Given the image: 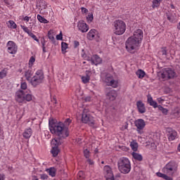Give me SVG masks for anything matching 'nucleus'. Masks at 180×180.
I'll return each instance as SVG.
<instances>
[{
  "label": "nucleus",
  "instance_id": "57",
  "mask_svg": "<svg viewBox=\"0 0 180 180\" xmlns=\"http://www.w3.org/2000/svg\"><path fill=\"white\" fill-rule=\"evenodd\" d=\"M24 20H26V22H29V20H30V17L25 16V17L24 18Z\"/></svg>",
  "mask_w": 180,
  "mask_h": 180
},
{
  "label": "nucleus",
  "instance_id": "64",
  "mask_svg": "<svg viewBox=\"0 0 180 180\" xmlns=\"http://www.w3.org/2000/svg\"><path fill=\"white\" fill-rule=\"evenodd\" d=\"M177 150L180 152V143H179V146L177 148Z\"/></svg>",
  "mask_w": 180,
  "mask_h": 180
},
{
  "label": "nucleus",
  "instance_id": "1",
  "mask_svg": "<svg viewBox=\"0 0 180 180\" xmlns=\"http://www.w3.org/2000/svg\"><path fill=\"white\" fill-rule=\"evenodd\" d=\"M49 130L52 134H56V137L51 141L52 149L51 153L53 157H57L60 153L59 146H61L63 140L70 136L68 128L63 122L57 123L54 120H49Z\"/></svg>",
  "mask_w": 180,
  "mask_h": 180
},
{
  "label": "nucleus",
  "instance_id": "13",
  "mask_svg": "<svg viewBox=\"0 0 180 180\" xmlns=\"http://www.w3.org/2000/svg\"><path fill=\"white\" fill-rule=\"evenodd\" d=\"M105 82L108 86H112V88H117L118 82L113 79L112 76H107L105 78Z\"/></svg>",
  "mask_w": 180,
  "mask_h": 180
},
{
  "label": "nucleus",
  "instance_id": "38",
  "mask_svg": "<svg viewBox=\"0 0 180 180\" xmlns=\"http://www.w3.org/2000/svg\"><path fill=\"white\" fill-rule=\"evenodd\" d=\"M40 179H42V180L49 179V175L46 174H40Z\"/></svg>",
  "mask_w": 180,
  "mask_h": 180
},
{
  "label": "nucleus",
  "instance_id": "60",
  "mask_svg": "<svg viewBox=\"0 0 180 180\" xmlns=\"http://www.w3.org/2000/svg\"><path fill=\"white\" fill-rule=\"evenodd\" d=\"M158 102H164V99L160 98H158Z\"/></svg>",
  "mask_w": 180,
  "mask_h": 180
},
{
  "label": "nucleus",
  "instance_id": "16",
  "mask_svg": "<svg viewBox=\"0 0 180 180\" xmlns=\"http://www.w3.org/2000/svg\"><path fill=\"white\" fill-rule=\"evenodd\" d=\"M106 96L110 101H115L117 98V92L115 90H111L106 94Z\"/></svg>",
  "mask_w": 180,
  "mask_h": 180
},
{
  "label": "nucleus",
  "instance_id": "7",
  "mask_svg": "<svg viewBox=\"0 0 180 180\" xmlns=\"http://www.w3.org/2000/svg\"><path fill=\"white\" fill-rule=\"evenodd\" d=\"M82 123L89 124V126L91 127H94L95 125V120H94V117L89 114V110L86 109L83 110L82 115Z\"/></svg>",
  "mask_w": 180,
  "mask_h": 180
},
{
  "label": "nucleus",
  "instance_id": "61",
  "mask_svg": "<svg viewBox=\"0 0 180 180\" xmlns=\"http://www.w3.org/2000/svg\"><path fill=\"white\" fill-rule=\"evenodd\" d=\"M32 178L34 180H39V179H37V176H32Z\"/></svg>",
  "mask_w": 180,
  "mask_h": 180
},
{
  "label": "nucleus",
  "instance_id": "30",
  "mask_svg": "<svg viewBox=\"0 0 180 180\" xmlns=\"http://www.w3.org/2000/svg\"><path fill=\"white\" fill-rule=\"evenodd\" d=\"M37 19L41 23H49V20L40 15H37Z\"/></svg>",
  "mask_w": 180,
  "mask_h": 180
},
{
  "label": "nucleus",
  "instance_id": "54",
  "mask_svg": "<svg viewBox=\"0 0 180 180\" xmlns=\"http://www.w3.org/2000/svg\"><path fill=\"white\" fill-rule=\"evenodd\" d=\"M85 102H91V96H87L84 98Z\"/></svg>",
  "mask_w": 180,
  "mask_h": 180
},
{
  "label": "nucleus",
  "instance_id": "43",
  "mask_svg": "<svg viewBox=\"0 0 180 180\" xmlns=\"http://www.w3.org/2000/svg\"><path fill=\"white\" fill-rule=\"evenodd\" d=\"M57 40H63V32H60L59 34L56 35Z\"/></svg>",
  "mask_w": 180,
  "mask_h": 180
},
{
  "label": "nucleus",
  "instance_id": "20",
  "mask_svg": "<svg viewBox=\"0 0 180 180\" xmlns=\"http://www.w3.org/2000/svg\"><path fill=\"white\" fill-rule=\"evenodd\" d=\"M46 172L52 177L56 176V174H57V169L55 167H50L48 169H46Z\"/></svg>",
  "mask_w": 180,
  "mask_h": 180
},
{
  "label": "nucleus",
  "instance_id": "21",
  "mask_svg": "<svg viewBox=\"0 0 180 180\" xmlns=\"http://www.w3.org/2000/svg\"><path fill=\"white\" fill-rule=\"evenodd\" d=\"M43 82L40 81V79H36L34 77H32L30 80V84L31 85H32V86H34V88H36V86H37V85H40V84H42Z\"/></svg>",
  "mask_w": 180,
  "mask_h": 180
},
{
  "label": "nucleus",
  "instance_id": "59",
  "mask_svg": "<svg viewBox=\"0 0 180 180\" xmlns=\"http://www.w3.org/2000/svg\"><path fill=\"white\" fill-rule=\"evenodd\" d=\"M82 57L83 58H86V54L82 53Z\"/></svg>",
  "mask_w": 180,
  "mask_h": 180
},
{
  "label": "nucleus",
  "instance_id": "17",
  "mask_svg": "<svg viewBox=\"0 0 180 180\" xmlns=\"http://www.w3.org/2000/svg\"><path fill=\"white\" fill-rule=\"evenodd\" d=\"M36 79H40L41 82H43L44 79V73L41 70H39L36 72L35 75L33 77Z\"/></svg>",
  "mask_w": 180,
  "mask_h": 180
},
{
  "label": "nucleus",
  "instance_id": "5",
  "mask_svg": "<svg viewBox=\"0 0 180 180\" xmlns=\"http://www.w3.org/2000/svg\"><path fill=\"white\" fill-rule=\"evenodd\" d=\"M113 32L117 36H121V34H123L126 32V23L121 20H115L113 22Z\"/></svg>",
  "mask_w": 180,
  "mask_h": 180
},
{
  "label": "nucleus",
  "instance_id": "6",
  "mask_svg": "<svg viewBox=\"0 0 180 180\" xmlns=\"http://www.w3.org/2000/svg\"><path fill=\"white\" fill-rule=\"evenodd\" d=\"M178 171V163L175 161L169 162L162 169V172L167 175H174Z\"/></svg>",
  "mask_w": 180,
  "mask_h": 180
},
{
  "label": "nucleus",
  "instance_id": "45",
  "mask_svg": "<svg viewBox=\"0 0 180 180\" xmlns=\"http://www.w3.org/2000/svg\"><path fill=\"white\" fill-rule=\"evenodd\" d=\"M161 53H162V56H167V49H165V48H162Z\"/></svg>",
  "mask_w": 180,
  "mask_h": 180
},
{
  "label": "nucleus",
  "instance_id": "58",
  "mask_svg": "<svg viewBox=\"0 0 180 180\" xmlns=\"http://www.w3.org/2000/svg\"><path fill=\"white\" fill-rule=\"evenodd\" d=\"M52 102H53V103H57V99H56V98H53Z\"/></svg>",
  "mask_w": 180,
  "mask_h": 180
},
{
  "label": "nucleus",
  "instance_id": "48",
  "mask_svg": "<svg viewBox=\"0 0 180 180\" xmlns=\"http://www.w3.org/2000/svg\"><path fill=\"white\" fill-rule=\"evenodd\" d=\"M87 20H90V22H92V20H94V15H89L87 17Z\"/></svg>",
  "mask_w": 180,
  "mask_h": 180
},
{
  "label": "nucleus",
  "instance_id": "32",
  "mask_svg": "<svg viewBox=\"0 0 180 180\" xmlns=\"http://www.w3.org/2000/svg\"><path fill=\"white\" fill-rule=\"evenodd\" d=\"M61 49H62V51H65V50L68 49V44L65 42H62Z\"/></svg>",
  "mask_w": 180,
  "mask_h": 180
},
{
  "label": "nucleus",
  "instance_id": "63",
  "mask_svg": "<svg viewBox=\"0 0 180 180\" xmlns=\"http://www.w3.org/2000/svg\"><path fill=\"white\" fill-rule=\"evenodd\" d=\"M170 6L172 9H175V6H174V4H171Z\"/></svg>",
  "mask_w": 180,
  "mask_h": 180
},
{
  "label": "nucleus",
  "instance_id": "29",
  "mask_svg": "<svg viewBox=\"0 0 180 180\" xmlns=\"http://www.w3.org/2000/svg\"><path fill=\"white\" fill-rule=\"evenodd\" d=\"M166 15H167V20H169L171 23H174L175 22V17L174 16V15L171 13H167Z\"/></svg>",
  "mask_w": 180,
  "mask_h": 180
},
{
  "label": "nucleus",
  "instance_id": "55",
  "mask_svg": "<svg viewBox=\"0 0 180 180\" xmlns=\"http://www.w3.org/2000/svg\"><path fill=\"white\" fill-rule=\"evenodd\" d=\"M5 174H0V180H5Z\"/></svg>",
  "mask_w": 180,
  "mask_h": 180
},
{
  "label": "nucleus",
  "instance_id": "39",
  "mask_svg": "<svg viewBox=\"0 0 180 180\" xmlns=\"http://www.w3.org/2000/svg\"><path fill=\"white\" fill-rule=\"evenodd\" d=\"M84 157H85L86 158H89V151L88 149H85V150H84Z\"/></svg>",
  "mask_w": 180,
  "mask_h": 180
},
{
  "label": "nucleus",
  "instance_id": "47",
  "mask_svg": "<svg viewBox=\"0 0 180 180\" xmlns=\"http://www.w3.org/2000/svg\"><path fill=\"white\" fill-rule=\"evenodd\" d=\"M81 11L82 13H88V9H86L85 7H82Z\"/></svg>",
  "mask_w": 180,
  "mask_h": 180
},
{
  "label": "nucleus",
  "instance_id": "36",
  "mask_svg": "<svg viewBox=\"0 0 180 180\" xmlns=\"http://www.w3.org/2000/svg\"><path fill=\"white\" fill-rule=\"evenodd\" d=\"M160 2L157 1L156 0L153 1V8H158V6H160Z\"/></svg>",
  "mask_w": 180,
  "mask_h": 180
},
{
  "label": "nucleus",
  "instance_id": "14",
  "mask_svg": "<svg viewBox=\"0 0 180 180\" xmlns=\"http://www.w3.org/2000/svg\"><path fill=\"white\" fill-rule=\"evenodd\" d=\"M78 30L82 32V33H86L88 30H89V27H88V25L86 24L85 21L80 20L77 23Z\"/></svg>",
  "mask_w": 180,
  "mask_h": 180
},
{
  "label": "nucleus",
  "instance_id": "23",
  "mask_svg": "<svg viewBox=\"0 0 180 180\" xmlns=\"http://www.w3.org/2000/svg\"><path fill=\"white\" fill-rule=\"evenodd\" d=\"M131 155L133 158H134V160H136V161H143V155H141L140 153L133 152L131 153Z\"/></svg>",
  "mask_w": 180,
  "mask_h": 180
},
{
  "label": "nucleus",
  "instance_id": "50",
  "mask_svg": "<svg viewBox=\"0 0 180 180\" xmlns=\"http://www.w3.org/2000/svg\"><path fill=\"white\" fill-rule=\"evenodd\" d=\"M34 61H36V59L34 58V57L32 56V57L30 58V59L29 63H30V64H33V63H34Z\"/></svg>",
  "mask_w": 180,
  "mask_h": 180
},
{
  "label": "nucleus",
  "instance_id": "9",
  "mask_svg": "<svg viewBox=\"0 0 180 180\" xmlns=\"http://www.w3.org/2000/svg\"><path fill=\"white\" fill-rule=\"evenodd\" d=\"M104 175L106 180H115V176L112 168L109 165H105L103 168Z\"/></svg>",
  "mask_w": 180,
  "mask_h": 180
},
{
  "label": "nucleus",
  "instance_id": "28",
  "mask_svg": "<svg viewBox=\"0 0 180 180\" xmlns=\"http://www.w3.org/2000/svg\"><path fill=\"white\" fill-rule=\"evenodd\" d=\"M7 25H8V27H10L11 29H16L17 27L16 23H15V21L13 20H9L7 22Z\"/></svg>",
  "mask_w": 180,
  "mask_h": 180
},
{
  "label": "nucleus",
  "instance_id": "44",
  "mask_svg": "<svg viewBox=\"0 0 180 180\" xmlns=\"http://www.w3.org/2000/svg\"><path fill=\"white\" fill-rule=\"evenodd\" d=\"M85 60H87V61H91V64H95V60L91 57L86 58Z\"/></svg>",
  "mask_w": 180,
  "mask_h": 180
},
{
  "label": "nucleus",
  "instance_id": "62",
  "mask_svg": "<svg viewBox=\"0 0 180 180\" xmlns=\"http://www.w3.org/2000/svg\"><path fill=\"white\" fill-rule=\"evenodd\" d=\"M43 53H46L47 51H46V47L42 48Z\"/></svg>",
  "mask_w": 180,
  "mask_h": 180
},
{
  "label": "nucleus",
  "instance_id": "11",
  "mask_svg": "<svg viewBox=\"0 0 180 180\" xmlns=\"http://www.w3.org/2000/svg\"><path fill=\"white\" fill-rule=\"evenodd\" d=\"M8 52L10 54H16L18 53V46L13 41H9L7 43Z\"/></svg>",
  "mask_w": 180,
  "mask_h": 180
},
{
  "label": "nucleus",
  "instance_id": "10",
  "mask_svg": "<svg viewBox=\"0 0 180 180\" xmlns=\"http://www.w3.org/2000/svg\"><path fill=\"white\" fill-rule=\"evenodd\" d=\"M134 124L136 127V131L138 133L141 134V130L144 129V127H146V121L143 119H138L134 122Z\"/></svg>",
  "mask_w": 180,
  "mask_h": 180
},
{
  "label": "nucleus",
  "instance_id": "12",
  "mask_svg": "<svg viewBox=\"0 0 180 180\" xmlns=\"http://www.w3.org/2000/svg\"><path fill=\"white\" fill-rule=\"evenodd\" d=\"M166 132L167 133V136L169 141H174V140L176 139V136H178L176 131L170 127L167 128Z\"/></svg>",
  "mask_w": 180,
  "mask_h": 180
},
{
  "label": "nucleus",
  "instance_id": "27",
  "mask_svg": "<svg viewBox=\"0 0 180 180\" xmlns=\"http://www.w3.org/2000/svg\"><path fill=\"white\" fill-rule=\"evenodd\" d=\"M131 148L133 150V151H137L139 148V143L137 142H131L130 143Z\"/></svg>",
  "mask_w": 180,
  "mask_h": 180
},
{
  "label": "nucleus",
  "instance_id": "46",
  "mask_svg": "<svg viewBox=\"0 0 180 180\" xmlns=\"http://www.w3.org/2000/svg\"><path fill=\"white\" fill-rule=\"evenodd\" d=\"M70 123H71V119H70V118L66 119L65 121V124L67 126H70Z\"/></svg>",
  "mask_w": 180,
  "mask_h": 180
},
{
  "label": "nucleus",
  "instance_id": "26",
  "mask_svg": "<svg viewBox=\"0 0 180 180\" xmlns=\"http://www.w3.org/2000/svg\"><path fill=\"white\" fill-rule=\"evenodd\" d=\"M136 75H137L138 78H144L146 75V72H144L143 70H139L136 72Z\"/></svg>",
  "mask_w": 180,
  "mask_h": 180
},
{
  "label": "nucleus",
  "instance_id": "53",
  "mask_svg": "<svg viewBox=\"0 0 180 180\" xmlns=\"http://www.w3.org/2000/svg\"><path fill=\"white\" fill-rule=\"evenodd\" d=\"M84 173L82 172H79L77 174V179H81V176Z\"/></svg>",
  "mask_w": 180,
  "mask_h": 180
},
{
  "label": "nucleus",
  "instance_id": "15",
  "mask_svg": "<svg viewBox=\"0 0 180 180\" xmlns=\"http://www.w3.org/2000/svg\"><path fill=\"white\" fill-rule=\"evenodd\" d=\"M136 108L138 109V111L139 113L143 114L146 113V105H144V103L141 101H139L136 102Z\"/></svg>",
  "mask_w": 180,
  "mask_h": 180
},
{
  "label": "nucleus",
  "instance_id": "51",
  "mask_svg": "<svg viewBox=\"0 0 180 180\" xmlns=\"http://www.w3.org/2000/svg\"><path fill=\"white\" fill-rule=\"evenodd\" d=\"M41 44L42 48L46 47L45 46H46V40H44V39H41Z\"/></svg>",
  "mask_w": 180,
  "mask_h": 180
},
{
  "label": "nucleus",
  "instance_id": "42",
  "mask_svg": "<svg viewBox=\"0 0 180 180\" xmlns=\"http://www.w3.org/2000/svg\"><path fill=\"white\" fill-rule=\"evenodd\" d=\"M162 178L165 180H172V178H171L170 176H168V175L165 174H163V176Z\"/></svg>",
  "mask_w": 180,
  "mask_h": 180
},
{
  "label": "nucleus",
  "instance_id": "3",
  "mask_svg": "<svg viewBox=\"0 0 180 180\" xmlns=\"http://www.w3.org/2000/svg\"><path fill=\"white\" fill-rule=\"evenodd\" d=\"M20 88L21 90H18L15 93V101L19 103L32 101L33 95L30 94V90H27V84L26 82L21 83Z\"/></svg>",
  "mask_w": 180,
  "mask_h": 180
},
{
  "label": "nucleus",
  "instance_id": "49",
  "mask_svg": "<svg viewBox=\"0 0 180 180\" xmlns=\"http://www.w3.org/2000/svg\"><path fill=\"white\" fill-rule=\"evenodd\" d=\"M78 46H79V41H74V48L77 49V47H78Z\"/></svg>",
  "mask_w": 180,
  "mask_h": 180
},
{
  "label": "nucleus",
  "instance_id": "40",
  "mask_svg": "<svg viewBox=\"0 0 180 180\" xmlns=\"http://www.w3.org/2000/svg\"><path fill=\"white\" fill-rule=\"evenodd\" d=\"M94 58H95L96 63H101V61H102V59L98 55H95Z\"/></svg>",
  "mask_w": 180,
  "mask_h": 180
},
{
  "label": "nucleus",
  "instance_id": "18",
  "mask_svg": "<svg viewBox=\"0 0 180 180\" xmlns=\"http://www.w3.org/2000/svg\"><path fill=\"white\" fill-rule=\"evenodd\" d=\"M91 80V71L86 70V75L82 77V81L83 84H88Z\"/></svg>",
  "mask_w": 180,
  "mask_h": 180
},
{
  "label": "nucleus",
  "instance_id": "2",
  "mask_svg": "<svg viewBox=\"0 0 180 180\" xmlns=\"http://www.w3.org/2000/svg\"><path fill=\"white\" fill-rule=\"evenodd\" d=\"M143 40V30L138 29L134 31L133 36L129 37L125 42V49L128 53L134 54L137 47Z\"/></svg>",
  "mask_w": 180,
  "mask_h": 180
},
{
  "label": "nucleus",
  "instance_id": "4",
  "mask_svg": "<svg viewBox=\"0 0 180 180\" xmlns=\"http://www.w3.org/2000/svg\"><path fill=\"white\" fill-rule=\"evenodd\" d=\"M118 169L122 174H129L131 169L130 160L126 158H121L117 162Z\"/></svg>",
  "mask_w": 180,
  "mask_h": 180
},
{
  "label": "nucleus",
  "instance_id": "33",
  "mask_svg": "<svg viewBox=\"0 0 180 180\" xmlns=\"http://www.w3.org/2000/svg\"><path fill=\"white\" fill-rule=\"evenodd\" d=\"M6 74H8L6 72V70H1L0 72V78H1V79L5 78V77H6Z\"/></svg>",
  "mask_w": 180,
  "mask_h": 180
},
{
  "label": "nucleus",
  "instance_id": "19",
  "mask_svg": "<svg viewBox=\"0 0 180 180\" xmlns=\"http://www.w3.org/2000/svg\"><path fill=\"white\" fill-rule=\"evenodd\" d=\"M32 134H33V130L31 128L25 129L24 132L22 133V136L24 139H30L32 137Z\"/></svg>",
  "mask_w": 180,
  "mask_h": 180
},
{
  "label": "nucleus",
  "instance_id": "41",
  "mask_svg": "<svg viewBox=\"0 0 180 180\" xmlns=\"http://www.w3.org/2000/svg\"><path fill=\"white\" fill-rule=\"evenodd\" d=\"M5 5L9 8V6H12V4L10 2L9 0H3Z\"/></svg>",
  "mask_w": 180,
  "mask_h": 180
},
{
  "label": "nucleus",
  "instance_id": "34",
  "mask_svg": "<svg viewBox=\"0 0 180 180\" xmlns=\"http://www.w3.org/2000/svg\"><path fill=\"white\" fill-rule=\"evenodd\" d=\"M28 35L33 39V40H35V41H37L39 43V39H37V37L33 34V32H31V33L28 34Z\"/></svg>",
  "mask_w": 180,
  "mask_h": 180
},
{
  "label": "nucleus",
  "instance_id": "24",
  "mask_svg": "<svg viewBox=\"0 0 180 180\" xmlns=\"http://www.w3.org/2000/svg\"><path fill=\"white\" fill-rule=\"evenodd\" d=\"M148 103L150 106H153L155 108H158V105L157 104V102L153 100V97L148 98Z\"/></svg>",
  "mask_w": 180,
  "mask_h": 180
},
{
  "label": "nucleus",
  "instance_id": "37",
  "mask_svg": "<svg viewBox=\"0 0 180 180\" xmlns=\"http://www.w3.org/2000/svg\"><path fill=\"white\" fill-rule=\"evenodd\" d=\"M21 27L24 30V32H25V33H27V34H30V33H31L30 30H29L27 27L22 25Z\"/></svg>",
  "mask_w": 180,
  "mask_h": 180
},
{
  "label": "nucleus",
  "instance_id": "25",
  "mask_svg": "<svg viewBox=\"0 0 180 180\" xmlns=\"http://www.w3.org/2000/svg\"><path fill=\"white\" fill-rule=\"evenodd\" d=\"M33 75V72L31 70H28L25 73V77H26L27 81H30V78H32V76Z\"/></svg>",
  "mask_w": 180,
  "mask_h": 180
},
{
  "label": "nucleus",
  "instance_id": "22",
  "mask_svg": "<svg viewBox=\"0 0 180 180\" xmlns=\"http://www.w3.org/2000/svg\"><path fill=\"white\" fill-rule=\"evenodd\" d=\"M96 34V30H91L87 34V39H89V40H94V39H95Z\"/></svg>",
  "mask_w": 180,
  "mask_h": 180
},
{
  "label": "nucleus",
  "instance_id": "31",
  "mask_svg": "<svg viewBox=\"0 0 180 180\" xmlns=\"http://www.w3.org/2000/svg\"><path fill=\"white\" fill-rule=\"evenodd\" d=\"M158 109H159V110H160V112H162L163 113V115H168V109L164 108L161 105H158Z\"/></svg>",
  "mask_w": 180,
  "mask_h": 180
},
{
  "label": "nucleus",
  "instance_id": "56",
  "mask_svg": "<svg viewBox=\"0 0 180 180\" xmlns=\"http://www.w3.org/2000/svg\"><path fill=\"white\" fill-rule=\"evenodd\" d=\"M87 162H89L90 165H94V161H92L91 159H88Z\"/></svg>",
  "mask_w": 180,
  "mask_h": 180
},
{
  "label": "nucleus",
  "instance_id": "8",
  "mask_svg": "<svg viewBox=\"0 0 180 180\" xmlns=\"http://www.w3.org/2000/svg\"><path fill=\"white\" fill-rule=\"evenodd\" d=\"M175 77H176V73L175 71H174V70L169 68H165L163 72L162 73V78L164 79L166 78H167V79H171L172 78H175Z\"/></svg>",
  "mask_w": 180,
  "mask_h": 180
},
{
  "label": "nucleus",
  "instance_id": "35",
  "mask_svg": "<svg viewBox=\"0 0 180 180\" xmlns=\"http://www.w3.org/2000/svg\"><path fill=\"white\" fill-rule=\"evenodd\" d=\"M48 37L49 39L53 42V43H56V39L54 38V36H53V34H51V33L49 32L48 33Z\"/></svg>",
  "mask_w": 180,
  "mask_h": 180
},
{
  "label": "nucleus",
  "instance_id": "52",
  "mask_svg": "<svg viewBox=\"0 0 180 180\" xmlns=\"http://www.w3.org/2000/svg\"><path fill=\"white\" fill-rule=\"evenodd\" d=\"M157 176H158L159 178H162L164 174L161 173V172H157L156 173Z\"/></svg>",
  "mask_w": 180,
  "mask_h": 180
}]
</instances>
